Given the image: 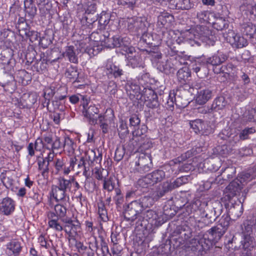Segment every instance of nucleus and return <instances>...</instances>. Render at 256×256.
I'll return each instance as SVG.
<instances>
[{"label": "nucleus", "instance_id": "43", "mask_svg": "<svg viewBox=\"0 0 256 256\" xmlns=\"http://www.w3.org/2000/svg\"><path fill=\"white\" fill-rule=\"evenodd\" d=\"M4 73L12 74L15 60L12 58L2 60Z\"/></svg>", "mask_w": 256, "mask_h": 256}, {"label": "nucleus", "instance_id": "37", "mask_svg": "<svg viewBox=\"0 0 256 256\" xmlns=\"http://www.w3.org/2000/svg\"><path fill=\"white\" fill-rule=\"evenodd\" d=\"M128 56L127 58L128 60V64L130 65L132 68H134L140 66L142 62V58L140 55L136 51L133 54H128Z\"/></svg>", "mask_w": 256, "mask_h": 256}, {"label": "nucleus", "instance_id": "2", "mask_svg": "<svg viewBox=\"0 0 256 256\" xmlns=\"http://www.w3.org/2000/svg\"><path fill=\"white\" fill-rule=\"evenodd\" d=\"M152 158L149 154H141L136 162L135 166L132 170V172L135 175L143 174L149 172L152 168Z\"/></svg>", "mask_w": 256, "mask_h": 256}, {"label": "nucleus", "instance_id": "25", "mask_svg": "<svg viewBox=\"0 0 256 256\" xmlns=\"http://www.w3.org/2000/svg\"><path fill=\"white\" fill-rule=\"evenodd\" d=\"M242 249L246 252V254L249 255L250 252L256 246V242L252 235H244L241 241Z\"/></svg>", "mask_w": 256, "mask_h": 256}, {"label": "nucleus", "instance_id": "58", "mask_svg": "<svg viewBox=\"0 0 256 256\" xmlns=\"http://www.w3.org/2000/svg\"><path fill=\"white\" fill-rule=\"evenodd\" d=\"M159 69L161 72L167 74L171 72H174V68L171 66L170 64L168 61H166L160 64Z\"/></svg>", "mask_w": 256, "mask_h": 256}, {"label": "nucleus", "instance_id": "46", "mask_svg": "<svg viewBox=\"0 0 256 256\" xmlns=\"http://www.w3.org/2000/svg\"><path fill=\"white\" fill-rule=\"evenodd\" d=\"M55 94V91L54 88L52 89V88H46L44 90V97L45 99V102H44V106H48L50 100L52 98Z\"/></svg>", "mask_w": 256, "mask_h": 256}, {"label": "nucleus", "instance_id": "4", "mask_svg": "<svg viewBox=\"0 0 256 256\" xmlns=\"http://www.w3.org/2000/svg\"><path fill=\"white\" fill-rule=\"evenodd\" d=\"M140 221L141 222L142 226L150 224L153 228L158 227L164 223L162 216L156 211L152 210H143Z\"/></svg>", "mask_w": 256, "mask_h": 256}, {"label": "nucleus", "instance_id": "3", "mask_svg": "<svg viewBox=\"0 0 256 256\" xmlns=\"http://www.w3.org/2000/svg\"><path fill=\"white\" fill-rule=\"evenodd\" d=\"M228 214H224L219 220L216 226L212 227L208 230V232L212 236L215 241H218L226 231L230 221Z\"/></svg>", "mask_w": 256, "mask_h": 256}, {"label": "nucleus", "instance_id": "36", "mask_svg": "<svg viewBox=\"0 0 256 256\" xmlns=\"http://www.w3.org/2000/svg\"><path fill=\"white\" fill-rule=\"evenodd\" d=\"M7 248L8 250V254H12L14 256H18L22 250L20 242L14 240L7 244Z\"/></svg>", "mask_w": 256, "mask_h": 256}, {"label": "nucleus", "instance_id": "18", "mask_svg": "<svg viewBox=\"0 0 256 256\" xmlns=\"http://www.w3.org/2000/svg\"><path fill=\"white\" fill-rule=\"evenodd\" d=\"M108 112V110H106L105 114H100L97 118L98 123L96 124L99 125L100 128L102 130V133L104 134L108 132L109 126L111 124L114 116L112 110H110V112H111L112 116L109 117L106 115Z\"/></svg>", "mask_w": 256, "mask_h": 256}, {"label": "nucleus", "instance_id": "13", "mask_svg": "<svg viewBox=\"0 0 256 256\" xmlns=\"http://www.w3.org/2000/svg\"><path fill=\"white\" fill-rule=\"evenodd\" d=\"M190 128L196 134L208 135L211 132V128L208 124L202 120L196 119L190 121Z\"/></svg>", "mask_w": 256, "mask_h": 256}, {"label": "nucleus", "instance_id": "64", "mask_svg": "<svg viewBox=\"0 0 256 256\" xmlns=\"http://www.w3.org/2000/svg\"><path fill=\"white\" fill-rule=\"evenodd\" d=\"M236 169L234 168H226L222 172L223 178L226 177L228 180H230L233 178Z\"/></svg>", "mask_w": 256, "mask_h": 256}, {"label": "nucleus", "instance_id": "50", "mask_svg": "<svg viewBox=\"0 0 256 256\" xmlns=\"http://www.w3.org/2000/svg\"><path fill=\"white\" fill-rule=\"evenodd\" d=\"M141 94L142 96H144L145 102L146 100H149L152 99V98H156L158 96L153 90L148 88H144Z\"/></svg>", "mask_w": 256, "mask_h": 256}, {"label": "nucleus", "instance_id": "44", "mask_svg": "<svg viewBox=\"0 0 256 256\" xmlns=\"http://www.w3.org/2000/svg\"><path fill=\"white\" fill-rule=\"evenodd\" d=\"M139 150H148L152 146L151 140L148 137H139Z\"/></svg>", "mask_w": 256, "mask_h": 256}, {"label": "nucleus", "instance_id": "6", "mask_svg": "<svg viewBox=\"0 0 256 256\" xmlns=\"http://www.w3.org/2000/svg\"><path fill=\"white\" fill-rule=\"evenodd\" d=\"M64 222V230L68 235V240H76V238L80 232V224L78 220H72L70 218H66L62 220Z\"/></svg>", "mask_w": 256, "mask_h": 256}, {"label": "nucleus", "instance_id": "30", "mask_svg": "<svg viewBox=\"0 0 256 256\" xmlns=\"http://www.w3.org/2000/svg\"><path fill=\"white\" fill-rule=\"evenodd\" d=\"M228 104V102L223 96L216 97L211 106V107L208 110V112H217L219 110H223Z\"/></svg>", "mask_w": 256, "mask_h": 256}, {"label": "nucleus", "instance_id": "32", "mask_svg": "<svg viewBox=\"0 0 256 256\" xmlns=\"http://www.w3.org/2000/svg\"><path fill=\"white\" fill-rule=\"evenodd\" d=\"M26 15L30 20H32L37 13V8L33 0H24Z\"/></svg>", "mask_w": 256, "mask_h": 256}, {"label": "nucleus", "instance_id": "20", "mask_svg": "<svg viewBox=\"0 0 256 256\" xmlns=\"http://www.w3.org/2000/svg\"><path fill=\"white\" fill-rule=\"evenodd\" d=\"M126 90L131 100L138 99V96L141 94L142 92L140 85L137 84L136 82L132 81L127 82L126 84Z\"/></svg>", "mask_w": 256, "mask_h": 256}, {"label": "nucleus", "instance_id": "40", "mask_svg": "<svg viewBox=\"0 0 256 256\" xmlns=\"http://www.w3.org/2000/svg\"><path fill=\"white\" fill-rule=\"evenodd\" d=\"M136 200L140 204L142 211L144 210V208L152 206L154 204V199L150 196H144Z\"/></svg>", "mask_w": 256, "mask_h": 256}, {"label": "nucleus", "instance_id": "1", "mask_svg": "<svg viewBox=\"0 0 256 256\" xmlns=\"http://www.w3.org/2000/svg\"><path fill=\"white\" fill-rule=\"evenodd\" d=\"M183 212L186 214H194L190 218V226L200 230L216 220L222 211V204L220 202H215L212 206H209L208 202L197 199L184 206Z\"/></svg>", "mask_w": 256, "mask_h": 256}, {"label": "nucleus", "instance_id": "49", "mask_svg": "<svg viewBox=\"0 0 256 256\" xmlns=\"http://www.w3.org/2000/svg\"><path fill=\"white\" fill-rule=\"evenodd\" d=\"M48 162H46V159L42 158L38 160V169L42 170V174L44 176L46 174H48V172L50 170V168L48 167Z\"/></svg>", "mask_w": 256, "mask_h": 256}, {"label": "nucleus", "instance_id": "33", "mask_svg": "<svg viewBox=\"0 0 256 256\" xmlns=\"http://www.w3.org/2000/svg\"><path fill=\"white\" fill-rule=\"evenodd\" d=\"M152 184L161 182L166 177V172L162 169H158L148 174Z\"/></svg>", "mask_w": 256, "mask_h": 256}, {"label": "nucleus", "instance_id": "55", "mask_svg": "<svg viewBox=\"0 0 256 256\" xmlns=\"http://www.w3.org/2000/svg\"><path fill=\"white\" fill-rule=\"evenodd\" d=\"M49 220L48 224L50 228L54 229L56 231L60 232L64 230V226H62L58 222L59 218H52Z\"/></svg>", "mask_w": 256, "mask_h": 256}, {"label": "nucleus", "instance_id": "8", "mask_svg": "<svg viewBox=\"0 0 256 256\" xmlns=\"http://www.w3.org/2000/svg\"><path fill=\"white\" fill-rule=\"evenodd\" d=\"M228 58V56L222 52L218 51L216 54L212 56L206 58L202 57L197 58V62L198 64H202L203 65H212L216 66L220 65L224 62Z\"/></svg>", "mask_w": 256, "mask_h": 256}, {"label": "nucleus", "instance_id": "59", "mask_svg": "<svg viewBox=\"0 0 256 256\" xmlns=\"http://www.w3.org/2000/svg\"><path fill=\"white\" fill-rule=\"evenodd\" d=\"M139 137H133L128 143L129 150L134 151L139 150Z\"/></svg>", "mask_w": 256, "mask_h": 256}, {"label": "nucleus", "instance_id": "24", "mask_svg": "<svg viewBox=\"0 0 256 256\" xmlns=\"http://www.w3.org/2000/svg\"><path fill=\"white\" fill-rule=\"evenodd\" d=\"M230 132L231 130L230 128L222 130V132L219 134L218 137L228 141L231 146H234L241 140V138H240V134H232Z\"/></svg>", "mask_w": 256, "mask_h": 256}, {"label": "nucleus", "instance_id": "16", "mask_svg": "<svg viewBox=\"0 0 256 256\" xmlns=\"http://www.w3.org/2000/svg\"><path fill=\"white\" fill-rule=\"evenodd\" d=\"M194 4L190 0H169L168 6L172 10H188Z\"/></svg>", "mask_w": 256, "mask_h": 256}, {"label": "nucleus", "instance_id": "15", "mask_svg": "<svg viewBox=\"0 0 256 256\" xmlns=\"http://www.w3.org/2000/svg\"><path fill=\"white\" fill-rule=\"evenodd\" d=\"M240 30L244 35L250 39L251 41L256 44V25L252 22H244L240 25Z\"/></svg>", "mask_w": 256, "mask_h": 256}, {"label": "nucleus", "instance_id": "17", "mask_svg": "<svg viewBox=\"0 0 256 256\" xmlns=\"http://www.w3.org/2000/svg\"><path fill=\"white\" fill-rule=\"evenodd\" d=\"M14 202L10 198H5L0 202V214L9 216L14 212Z\"/></svg>", "mask_w": 256, "mask_h": 256}, {"label": "nucleus", "instance_id": "28", "mask_svg": "<svg viewBox=\"0 0 256 256\" xmlns=\"http://www.w3.org/2000/svg\"><path fill=\"white\" fill-rule=\"evenodd\" d=\"M174 16L168 12H162L158 17V25L160 27L170 28L174 21Z\"/></svg>", "mask_w": 256, "mask_h": 256}, {"label": "nucleus", "instance_id": "11", "mask_svg": "<svg viewBox=\"0 0 256 256\" xmlns=\"http://www.w3.org/2000/svg\"><path fill=\"white\" fill-rule=\"evenodd\" d=\"M114 42V48H119L122 51L126 54H132L134 52V48L130 46V42L127 38H121L118 36H113V40Z\"/></svg>", "mask_w": 256, "mask_h": 256}, {"label": "nucleus", "instance_id": "39", "mask_svg": "<svg viewBox=\"0 0 256 256\" xmlns=\"http://www.w3.org/2000/svg\"><path fill=\"white\" fill-rule=\"evenodd\" d=\"M88 160L92 164L96 162V164H100L102 160V154L98 149L96 150H91L87 154Z\"/></svg>", "mask_w": 256, "mask_h": 256}, {"label": "nucleus", "instance_id": "5", "mask_svg": "<svg viewBox=\"0 0 256 256\" xmlns=\"http://www.w3.org/2000/svg\"><path fill=\"white\" fill-rule=\"evenodd\" d=\"M148 22L144 18H131L128 22V29L136 33L138 36H141L144 40V36H146Z\"/></svg>", "mask_w": 256, "mask_h": 256}, {"label": "nucleus", "instance_id": "62", "mask_svg": "<svg viewBox=\"0 0 256 256\" xmlns=\"http://www.w3.org/2000/svg\"><path fill=\"white\" fill-rule=\"evenodd\" d=\"M125 154V148L123 146L117 147L115 151L114 159L116 161L120 162Z\"/></svg>", "mask_w": 256, "mask_h": 256}, {"label": "nucleus", "instance_id": "7", "mask_svg": "<svg viewBox=\"0 0 256 256\" xmlns=\"http://www.w3.org/2000/svg\"><path fill=\"white\" fill-rule=\"evenodd\" d=\"M142 212L140 204L136 200H133L126 206L124 218L128 222H134L136 220L140 221Z\"/></svg>", "mask_w": 256, "mask_h": 256}, {"label": "nucleus", "instance_id": "45", "mask_svg": "<svg viewBox=\"0 0 256 256\" xmlns=\"http://www.w3.org/2000/svg\"><path fill=\"white\" fill-rule=\"evenodd\" d=\"M254 224H256L251 220L244 221L243 223L242 236L252 235V226Z\"/></svg>", "mask_w": 256, "mask_h": 256}, {"label": "nucleus", "instance_id": "47", "mask_svg": "<svg viewBox=\"0 0 256 256\" xmlns=\"http://www.w3.org/2000/svg\"><path fill=\"white\" fill-rule=\"evenodd\" d=\"M228 26V22L224 18H217L213 23V27L218 30H222Z\"/></svg>", "mask_w": 256, "mask_h": 256}, {"label": "nucleus", "instance_id": "56", "mask_svg": "<svg viewBox=\"0 0 256 256\" xmlns=\"http://www.w3.org/2000/svg\"><path fill=\"white\" fill-rule=\"evenodd\" d=\"M188 247L192 251H200V238H194L186 243Z\"/></svg>", "mask_w": 256, "mask_h": 256}, {"label": "nucleus", "instance_id": "42", "mask_svg": "<svg viewBox=\"0 0 256 256\" xmlns=\"http://www.w3.org/2000/svg\"><path fill=\"white\" fill-rule=\"evenodd\" d=\"M56 186H58L60 187L63 190H65L66 192H70L72 191L70 178L68 180H67L64 177H60L58 179V183Z\"/></svg>", "mask_w": 256, "mask_h": 256}, {"label": "nucleus", "instance_id": "38", "mask_svg": "<svg viewBox=\"0 0 256 256\" xmlns=\"http://www.w3.org/2000/svg\"><path fill=\"white\" fill-rule=\"evenodd\" d=\"M212 240H210L208 236L204 235L202 238H200V251L207 250L210 248L215 241L214 238L212 236Z\"/></svg>", "mask_w": 256, "mask_h": 256}, {"label": "nucleus", "instance_id": "54", "mask_svg": "<svg viewBox=\"0 0 256 256\" xmlns=\"http://www.w3.org/2000/svg\"><path fill=\"white\" fill-rule=\"evenodd\" d=\"M256 130L254 127L246 128L240 132V138L242 140H244L250 138V135L254 134Z\"/></svg>", "mask_w": 256, "mask_h": 256}, {"label": "nucleus", "instance_id": "41", "mask_svg": "<svg viewBox=\"0 0 256 256\" xmlns=\"http://www.w3.org/2000/svg\"><path fill=\"white\" fill-rule=\"evenodd\" d=\"M191 75L190 72L188 68H182L177 72V77L178 80L184 83L188 80Z\"/></svg>", "mask_w": 256, "mask_h": 256}, {"label": "nucleus", "instance_id": "27", "mask_svg": "<svg viewBox=\"0 0 256 256\" xmlns=\"http://www.w3.org/2000/svg\"><path fill=\"white\" fill-rule=\"evenodd\" d=\"M174 189V186L172 182L168 181L163 182L158 186L154 198L158 199Z\"/></svg>", "mask_w": 256, "mask_h": 256}, {"label": "nucleus", "instance_id": "63", "mask_svg": "<svg viewBox=\"0 0 256 256\" xmlns=\"http://www.w3.org/2000/svg\"><path fill=\"white\" fill-rule=\"evenodd\" d=\"M147 128L146 126H142L140 128H138L132 132L133 137H146L144 134L146 132Z\"/></svg>", "mask_w": 256, "mask_h": 256}, {"label": "nucleus", "instance_id": "52", "mask_svg": "<svg viewBox=\"0 0 256 256\" xmlns=\"http://www.w3.org/2000/svg\"><path fill=\"white\" fill-rule=\"evenodd\" d=\"M152 184L148 174L139 178L136 182V186L138 188H146Z\"/></svg>", "mask_w": 256, "mask_h": 256}, {"label": "nucleus", "instance_id": "61", "mask_svg": "<svg viewBox=\"0 0 256 256\" xmlns=\"http://www.w3.org/2000/svg\"><path fill=\"white\" fill-rule=\"evenodd\" d=\"M118 91V86L116 82L113 80L110 81L106 86V92L110 96H114Z\"/></svg>", "mask_w": 256, "mask_h": 256}, {"label": "nucleus", "instance_id": "19", "mask_svg": "<svg viewBox=\"0 0 256 256\" xmlns=\"http://www.w3.org/2000/svg\"><path fill=\"white\" fill-rule=\"evenodd\" d=\"M242 187L238 182V180H234L226 188L224 192L227 199L230 200L231 198L239 194Z\"/></svg>", "mask_w": 256, "mask_h": 256}, {"label": "nucleus", "instance_id": "53", "mask_svg": "<svg viewBox=\"0 0 256 256\" xmlns=\"http://www.w3.org/2000/svg\"><path fill=\"white\" fill-rule=\"evenodd\" d=\"M254 178V176L250 172H242L240 174L236 180H238L240 184H244V183H247Z\"/></svg>", "mask_w": 256, "mask_h": 256}, {"label": "nucleus", "instance_id": "60", "mask_svg": "<svg viewBox=\"0 0 256 256\" xmlns=\"http://www.w3.org/2000/svg\"><path fill=\"white\" fill-rule=\"evenodd\" d=\"M118 135L121 139H124L126 135L128 134L129 130L126 122H122L118 129Z\"/></svg>", "mask_w": 256, "mask_h": 256}, {"label": "nucleus", "instance_id": "22", "mask_svg": "<svg viewBox=\"0 0 256 256\" xmlns=\"http://www.w3.org/2000/svg\"><path fill=\"white\" fill-rule=\"evenodd\" d=\"M106 73L108 77L116 78L122 76L124 72L119 66L112 62H108L106 66Z\"/></svg>", "mask_w": 256, "mask_h": 256}, {"label": "nucleus", "instance_id": "34", "mask_svg": "<svg viewBox=\"0 0 256 256\" xmlns=\"http://www.w3.org/2000/svg\"><path fill=\"white\" fill-rule=\"evenodd\" d=\"M244 8L246 14H249L252 18H256V0H247Z\"/></svg>", "mask_w": 256, "mask_h": 256}, {"label": "nucleus", "instance_id": "10", "mask_svg": "<svg viewBox=\"0 0 256 256\" xmlns=\"http://www.w3.org/2000/svg\"><path fill=\"white\" fill-rule=\"evenodd\" d=\"M0 86L5 91L12 93L16 88V84L12 74L4 73L0 79Z\"/></svg>", "mask_w": 256, "mask_h": 256}, {"label": "nucleus", "instance_id": "48", "mask_svg": "<svg viewBox=\"0 0 256 256\" xmlns=\"http://www.w3.org/2000/svg\"><path fill=\"white\" fill-rule=\"evenodd\" d=\"M54 170L50 168V171L55 174H58L60 171H62L64 166V163L62 158H56L54 161Z\"/></svg>", "mask_w": 256, "mask_h": 256}, {"label": "nucleus", "instance_id": "12", "mask_svg": "<svg viewBox=\"0 0 256 256\" xmlns=\"http://www.w3.org/2000/svg\"><path fill=\"white\" fill-rule=\"evenodd\" d=\"M226 38L233 48H242L248 44V42L246 38L239 34H235L232 30H228Z\"/></svg>", "mask_w": 256, "mask_h": 256}, {"label": "nucleus", "instance_id": "31", "mask_svg": "<svg viewBox=\"0 0 256 256\" xmlns=\"http://www.w3.org/2000/svg\"><path fill=\"white\" fill-rule=\"evenodd\" d=\"M212 96V92L209 89L200 90L196 94V102L198 104H205Z\"/></svg>", "mask_w": 256, "mask_h": 256}, {"label": "nucleus", "instance_id": "23", "mask_svg": "<svg viewBox=\"0 0 256 256\" xmlns=\"http://www.w3.org/2000/svg\"><path fill=\"white\" fill-rule=\"evenodd\" d=\"M51 194L56 202H64L66 198L69 199L67 192L56 185H52L51 188Z\"/></svg>", "mask_w": 256, "mask_h": 256}, {"label": "nucleus", "instance_id": "21", "mask_svg": "<svg viewBox=\"0 0 256 256\" xmlns=\"http://www.w3.org/2000/svg\"><path fill=\"white\" fill-rule=\"evenodd\" d=\"M67 208L65 206L61 204H58L54 206V211H50L48 212V218H58L62 222V220L66 218L65 216Z\"/></svg>", "mask_w": 256, "mask_h": 256}, {"label": "nucleus", "instance_id": "29", "mask_svg": "<svg viewBox=\"0 0 256 256\" xmlns=\"http://www.w3.org/2000/svg\"><path fill=\"white\" fill-rule=\"evenodd\" d=\"M76 50L77 48H76L74 46H68L65 48L62 56L70 62L77 64L78 63V57L76 53Z\"/></svg>", "mask_w": 256, "mask_h": 256}, {"label": "nucleus", "instance_id": "14", "mask_svg": "<svg viewBox=\"0 0 256 256\" xmlns=\"http://www.w3.org/2000/svg\"><path fill=\"white\" fill-rule=\"evenodd\" d=\"M18 28L20 34L22 36H25L27 38H28L31 42H34L38 40L40 36L38 33L34 30H31L29 26L24 22L19 23Z\"/></svg>", "mask_w": 256, "mask_h": 256}, {"label": "nucleus", "instance_id": "57", "mask_svg": "<svg viewBox=\"0 0 256 256\" xmlns=\"http://www.w3.org/2000/svg\"><path fill=\"white\" fill-rule=\"evenodd\" d=\"M115 186V184L113 182L112 178H104L103 182V188L108 190V192H112Z\"/></svg>", "mask_w": 256, "mask_h": 256}, {"label": "nucleus", "instance_id": "51", "mask_svg": "<svg viewBox=\"0 0 256 256\" xmlns=\"http://www.w3.org/2000/svg\"><path fill=\"white\" fill-rule=\"evenodd\" d=\"M40 138L43 141L45 148L50 150V146H52L53 142L52 134L50 133H46Z\"/></svg>", "mask_w": 256, "mask_h": 256}, {"label": "nucleus", "instance_id": "9", "mask_svg": "<svg viewBox=\"0 0 256 256\" xmlns=\"http://www.w3.org/2000/svg\"><path fill=\"white\" fill-rule=\"evenodd\" d=\"M88 104L87 100L86 103L84 102L82 114L92 125H95L98 123L97 118L99 116V109L94 105H90L86 108Z\"/></svg>", "mask_w": 256, "mask_h": 256}, {"label": "nucleus", "instance_id": "35", "mask_svg": "<svg viewBox=\"0 0 256 256\" xmlns=\"http://www.w3.org/2000/svg\"><path fill=\"white\" fill-rule=\"evenodd\" d=\"M176 232L180 234V237L187 240L192 236V228L188 224L178 226Z\"/></svg>", "mask_w": 256, "mask_h": 256}, {"label": "nucleus", "instance_id": "26", "mask_svg": "<svg viewBox=\"0 0 256 256\" xmlns=\"http://www.w3.org/2000/svg\"><path fill=\"white\" fill-rule=\"evenodd\" d=\"M112 16L110 12L102 11L98 16L99 28L100 30L106 29L108 26L113 24V20L111 19Z\"/></svg>", "mask_w": 256, "mask_h": 256}]
</instances>
